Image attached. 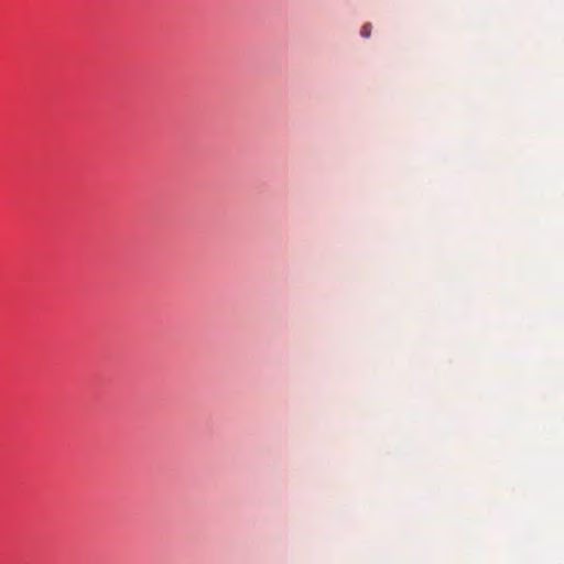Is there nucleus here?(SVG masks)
I'll return each mask as SVG.
<instances>
[{
    "label": "nucleus",
    "mask_w": 564,
    "mask_h": 564,
    "mask_svg": "<svg viewBox=\"0 0 564 564\" xmlns=\"http://www.w3.org/2000/svg\"><path fill=\"white\" fill-rule=\"evenodd\" d=\"M371 30H372V26L370 23H366L362 28H361V31H360V35L365 39H368L370 37L371 35Z\"/></svg>",
    "instance_id": "1"
}]
</instances>
